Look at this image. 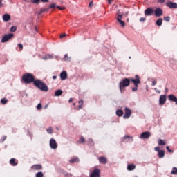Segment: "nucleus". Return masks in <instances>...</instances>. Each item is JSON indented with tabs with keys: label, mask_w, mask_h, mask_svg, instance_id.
Here are the masks:
<instances>
[{
	"label": "nucleus",
	"mask_w": 177,
	"mask_h": 177,
	"mask_svg": "<svg viewBox=\"0 0 177 177\" xmlns=\"http://www.w3.org/2000/svg\"><path fill=\"white\" fill-rule=\"evenodd\" d=\"M151 85H152V86H155V85H157V80H155L152 81Z\"/></svg>",
	"instance_id": "45"
},
{
	"label": "nucleus",
	"mask_w": 177,
	"mask_h": 177,
	"mask_svg": "<svg viewBox=\"0 0 177 177\" xmlns=\"http://www.w3.org/2000/svg\"><path fill=\"white\" fill-rule=\"evenodd\" d=\"M50 147L53 150H56V149H57V142H56V140L53 138L50 140Z\"/></svg>",
	"instance_id": "7"
},
{
	"label": "nucleus",
	"mask_w": 177,
	"mask_h": 177,
	"mask_svg": "<svg viewBox=\"0 0 177 177\" xmlns=\"http://www.w3.org/2000/svg\"><path fill=\"white\" fill-rule=\"evenodd\" d=\"M165 102H167V95H160L159 98V104L162 106V104H165Z\"/></svg>",
	"instance_id": "11"
},
{
	"label": "nucleus",
	"mask_w": 177,
	"mask_h": 177,
	"mask_svg": "<svg viewBox=\"0 0 177 177\" xmlns=\"http://www.w3.org/2000/svg\"><path fill=\"white\" fill-rule=\"evenodd\" d=\"M34 85L36 88L40 91H42L43 92H48V91H49V87H48V85H46V84L42 82L41 80L36 79L35 82H34Z\"/></svg>",
	"instance_id": "1"
},
{
	"label": "nucleus",
	"mask_w": 177,
	"mask_h": 177,
	"mask_svg": "<svg viewBox=\"0 0 177 177\" xmlns=\"http://www.w3.org/2000/svg\"><path fill=\"white\" fill-rule=\"evenodd\" d=\"M79 143H85V138L84 137H80V141Z\"/></svg>",
	"instance_id": "40"
},
{
	"label": "nucleus",
	"mask_w": 177,
	"mask_h": 177,
	"mask_svg": "<svg viewBox=\"0 0 177 177\" xmlns=\"http://www.w3.org/2000/svg\"><path fill=\"white\" fill-rule=\"evenodd\" d=\"M158 2L159 3H164V2H165V0H158Z\"/></svg>",
	"instance_id": "52"
},
{
	"label": "nucleus",
	"mask_w": 177,
	"mask_h": 177,
	"mask_svg": "<svg viewBox=\"0 0 177 177\" xmlns=\"http://www.w3.org/2000/svg\"><path fill=\"white\" fill-rule=\"evenodd\" d=\"M35 31H38V29L37 28V27L35 28Z\"/></svg>",
	"instance_id": "62"
},
{
	"label": "nucleus",
	"mask_w": 177,
	"mask_h": 177,
	"mask_svg": "<svg viewBox=\"0 0 177 177\" xmlns=\"http://www.w3.org/2000/svg\"><path fill=\"white\" fill-rule=\"evenodd\" d=\"M167 6L170 9H177V3L172 1H169L167 3Z\"/></svg>",
	"instance_id": "14"
},
{
	"label": "nucleus",
	"mask_w": 177,
	"mask_h": 177,
	"mask_svg": "<svg viewBox=\"0 0 177 177\" xmlns=\"http://www.w3.org/2000/svg\"><path fill=\"white\" fill-rule=\"evenodd\" d=\"M32 3H39V0H32Z\"/></svg>",
	"instance_id": "48"
},
{
	"label": "nucleus",
	"mask_w": 177,
	"mask_h": 177,
	"mask_svg": "<svg viewBox=\"0 0 177 177\" xmlns=\"http://www.w3.org/2000/svg\"><path fill=\"white\" fill-rule=\"evenodd\" d=\"M145 16H151L154 13V10L151 8H147L145 12Z\"/></svg>",
	"instance_id": "10"
},
{
	"label": "nucleus",
	"mask_w": 177,
	"mask_h": 177,
	"mask_svg": "<svg viewBox=\"0 0 177 177\" xmlns=\"http://www.w3.org/2000/svg\"><path fill=\"white\" fill-rule=\"evenodd\" d=\"M150 136H151V133H150V131H145L140 134V139H149Z\"/></svg>",
	"instance_id": "6"
},
{
	"label": "nucleus",
	"mask_w": 177,
	"mask_h": 177,
	"mask_svg": "<svg viewBox=\"0 0 177 177\" xmlns=\"http://www.w3.org/2000/svg\"><path fill=\"white\" fill-rule=\"evenodd\" d=\"M13 35H14L12 33H10V34L4 35V37L1 39V42H3V43L8 42V41H9V39H11V38H13Z\"/></svg>",
	"instance_id": "8"
},
{
	"label": "nucleus",
	"mask_w": 177,
	"mask_h": 177,
	"mask_svg": "<svg viewBox=\"0 0 177 177\" xmlns=\"http://www.w3.org/2000/svg\"><path fill=\"white\" fill-rule=\"evenodd\" d=\"M122 142L128 143V142H133V138L131 136H126L123 138Z\"/></svg>",
	"instance_id": "13"
},
{
	"label": "nucleus",
	"mask_w": 177,
	"mask_h": 177,
	"mask_svg": "<svg viewBox=\"0 0 177 177\" xmlns=\"http://www.w3.org/2000/svg\"><path fill=\"white\" fill-rule=\"evenodd\" d=\"M3 6V4H2V0H0V8H2Z\"/></svg>",
	"instance_id": "57"
},
{
	"label": "nucleus",
	"mask_w": 177,
	"mask_h": 177,
	"mask_svg": "<svg viewBox=\"0 0 177 177\" xmlns=\"http://www.w3.org/2000/svg\"><path fill=\"white\" fill-rule=\"evenodd\" d=\"M116 115H118V117H122V115H124V112L122 111V110L119 109L116 111Z\"/></svg>",
	"instance_id": "27"
},
{
	"label": "nucleus",
	"mask_w": 177,
	"mask_h": 177,
	"mask_svg": "<svg viewBox=\"0 0 177 177\" xmlns=\"http://www.w3.org/2000/svg\"><path fill=\"white\" fill-rule=\"evenodd\" d=\"M154 150H155V151H158V153H159L160 151H161V150H160V147H156L154 148Z\"/></svg>",
	"instance_id": "46"
},
{
	"label": "nucleus",
	"mask_w": 177,
	"mask_h": 177,
	"mask_svg": "<svg viewBox=\"0 0 177 177\" xmlns=\"http://www.w3.org/2000/svg\"><path fill=\"white\" fill-rule=\"evenodd\" d=\"M73 102V98H71L69 100H68V102L69 103H71Z\"/></svg>",
	"instance_id": "60"
},
{
	"label": "nucleus",
	"mask_w": 177,
	"mask_h": 177,
	"mask_svg": "<svg viewBox=\"0 0 177 177\" xmlns=\"http://www.w3.org/2000/svg\"><path fill=\"white\" fill-rule=\"evenodd\" d=\"M131 83V79L124 78L119 83V88L121 93L125 91L127 86H129Z\"/></svg>",
	"instance_id": "3"
},
{
	"label": "nucleus",
	"mask_w": 177,
	"mask_h": 177,
	"mask_svg": "<svg viewBox=\"0 0 177 177\" xmlns=\"http://www.w3.org/2000/svg\"><path fill=\"white\" fill-rule=\"evenodd\" d=\"M140 21L141 23H145V22L146 21V18H145V17H141V18L140 19Z\"/></svg>",
	"instance_id": "43"
},
{
	"label": "nucleus",
	"mask_w": 177,
	"mask_h": 177,
	"mask_svg": "<svg viewBox=\"0 0 177 177\" xmlns=\"http://www.w3.org/2000/svg\"><path fill=\"white\" fill-rule=\"evenodd\" d=\"M168 99L170 102H174L177 104V97L175 95L171 94L168 96Z\"/></svg>",
	"instance_id": "16"
},
{
	"label": "nucleus",
	"mask_w": 177,
	"mask_h": 177,
	"mask_svg": "<svg viewBox=\"0 0 177 177\" xmlns=\"http://www.w3.org/2000/svg\"><path fill=\"white\" fill-rule=\"evenodd\" d=\"M68 55H67V54H66L65 55H64V60H68Z\"/></svg>",
	"instance_id": "51"
},
{
	"label": "nucleus",
	"mask_w": 177,
	"mask_h": 177,
	"mask_svg": "<svg viewBox=\"0 0 177 177\" xmlns=\"http://www.w3.org/2000/svg\"><path fill=\"white\" fill-rule=\"evenodd\" d=\"M78 161H80V159L78 158V157H75V158H72L70 160V162H71V164H73V162H78Z\"/></svg>",
	"instance_id": "29"
},
{
	"label": "nucleus",
	"mask_w": 177,
	"mask_h": 177,
	"mask_svg": "<svg viewBox=\"0 0 177 177\" xmlns=\"http://www.w3.org/2000/svg\"><path fill=\"white\" fill-rule=\"evenodd\" d=\"M49 12V8H41L39 12V15H42V13H47Z\"/></svg>",
	"instance_id": "22"
},
{
	"label": "nucleus",
	"mask_w": 177,
	"mask_h": 177,
	"mask_svg": "<svg viewBox=\"0 0 177 177\" xmlns=\"http://www.w3.org/2000/svg\"><path fill=\"white\" fill-rule=\"evenodd\" d=\"M113 2H114V0H108V3L109 5H111V3H113Z\"/></svg>",
	"instance_id": "55"
},
{
	"label": "nucleus",
	"mask_w": 177,
	"mask_h": 177,
	"mask_svg": "<svg viewBox=\"0 0 177 177\" xmlns=\"http://www.w3.org/2000/svg\"><path fill=\"white\" fill-rule=\"evenodd\" d=\"M41 2H48L49 1V0H41Z\"/></svg>",
	"instance_id": "59"
},
{
	"label": "nucleus",
	"mask_w": 177,
	"mask_h": 177,
	"mask_svg": "<svg viewBox=\"0 0 177 177\" xmlns=\"http://www.w3.org/2000/svg\"><path fill=\"white\" fill-rule=\"evenodd\" d=\"M135 77L136 79L130 78V81L134 84L135 86H139V84H140V77L138 75H136Z\"/></svg>",
	"instance_id": "4"
},
{
	"label": "nucleus",
	"mask_w": 177,
	"mask_h": 177,
	"mask_svg": "<svg viewBox=\"0 0 177 177\" xmlns=\"http://www.w3.org/2000/svg\"><path fill=\"white\" fill-rule=\"evenodd\" d=\"M60 78L62 81L67 80V72H66V71H64L60 73Z\"/></svg>",
	"instance_id": "17"
},
{
	"label": "nucleus",
	"mask_w": 177,
	"mask_h": 177,
	"mask_svg": "<svg viewBox=\"0 0 177 177\" xmlns=\"http://www.w3.org/2000/svg\"><path fill=\"white\" fill-rule=\"evenodd\" d=\"M31 169L33 171H41L42 169V165H33L31 167Z\"/></svg>",
	"instance_id": "15"
},
{
	"label": "nucleus",
	"mask_w": 177,
	"mask_h": 177,
	"mask_svg": "<svg viewBox=\"0 0 177 177\" xmlns=\"http://www.w3.org/2000/svg\"><path fill=\"white\" fill-rule=\"evenodd\" d=\"M90 177H100V169L97 168L94 169L92 171Z\"/></svg>",
	"instance_id": "5"
},
{
	"label": "nucleus",
	"mask_w": 177,
	"mask_h": 177,
	"mask_svg": "<svg viewBox=\"0 0 177 177\" xmlns=\"http://www.w3.org/2000/svg\"><path fill=\"white\" fill-rule=\"evenodd\" d=\"M166 150H167V151H169V153H174V150L170 149L169 146L166 147Z\"/></svg>",
	"instance_id": "41"
},
{
	"label": "nucleus",
	"mask_w": 177,
	"mask_h": 177,
	"mask_svg": "<svg viewBox=\"0 0 177 177\" xmlns=\"http://www.w3.org/2000/svg\"><path fill=\"white\" fill-rule=\"evenodd\" d=\"M154 90L156 91V93H161V91H160V90H158L157 88H155Z\"/></svg>",
	"instance_id": "56"
},
{
	"label": "nucleus",
	"mask_w": 177,
	"mask_h": 177,
	"mask_svg": "<svg viewBox=\"0 0 177 177\" xmlns=\"http://www.w3.org/2000/svg\"><path fill=\"white\" fill-rule=\"evenodd\" d=\"M63 95V91L61 89L57 90L55 93V96H62Z\"/></svg>",
	"instance_id": "24"
},
{
	"label": "nucleus",
	"mask_w": 177,
	"mask_h": 177,
	"mask_svg": "<svg viewBox=\"0 0 177 177\" xmlns=\"http://www.w3.org/2000/svg\"><path fill=\"white\" fill-rule=\"evenodd\" d=\"M67 35H66V34H62V35H60V36H59V38H64V37H66Z\"/></svg>",
	"instance_id": "53"
},
{
	"label": "nucleus",
	"mask_w": 177,
	"mask_h": 177,
	"mask_svg": "<svg viewBox=\"0 0 177 177\" xmlns=\"http://www.w3.org/2000/svg\"><path fill=\"white\" fill-rule=\"evenodd\" d=\"M57 9H59V10H64V9H66V7H60L59 6H57Z\"/></svg>",
	"instance_id": "42"
},
{
	"label": "nucleus",
	"mask_w": 177,
	"mask_h": 177,
	"mask_svg": "<svg viewBox=\"0 0 177 177\" xmlns=\"http://www.w3.org/2000/svg\"><path fill=\"white\" fill-rule=\"evenodd\" d=\"M164 156H165V152L163 150H160L158 152L159 158H163Z\"/></svg>",
	"instance_id": "25"
},
{
	"label": "nucleus",
	"mask_w": 177,
	"mask_h": 177,
	"mask_svg": "<svg viewBox=\"0 0 177 177\" xmlns=\"http://www.w3.org/2000/svg\"><path fill=\"white\" fill-rule=\"evenodd\" d=\"M116 20L120 24L121 27H125V22L124 21L120 19V18H117Z\"/></svg>",
	"instance_id": "23"
},
{
	"label": "nucleus",
	"mask_w": 177,
	"mask_h": 177,
	"mask_svg": "<svg viewBox=\"0 0 177 177\" xmlns=\"http://www.w3.org/2000/svg\"><path fill=\"white\" fill-rule=\"evenodd\" d=\"M122 15H120V14H118V17H117V19H122Z\"/></svg>",
	"instance_id": "49"
},
{
	"label": "nucleus",
	"mask_w": 177,
	"mask_h": 177,
	"mask_svg": "<svg viewBox=\"0 0 177 177\" xmlns=\"http://www.w3.org/2000/svg\"><path fill=\"white\" fill-rule=\"evenodd\" d=\"M163 13L164 12L162 11V9H161L160 8H157L154 11V15H155L156 17H161V16H162Z\"/></svg>",
	"instance_id": "9"
},
{
	"label": "nucleus",
	"mask_w": 177,
	"mask_h": 177,
	"mask_svg": "<svg viewBox=\"0 0 177 177\" xmlns=\"http://www.w3.org/2000/svg\"><path fill=\"white\" fill-rule=\"evenodd\" d=\"M17 29V28H16V26H12V27L10 28V32H15V31H16Z\"/></svg>",
	"instance_id": "39"
},
{
	"label": "nucleus",
	"mask_w": 177,
	"mask_h": 177,
	"mask_svg": "<svg viewBox=\"0 0 177 177\" xmlns=\"http://www.w3.org/2000/svg\"><path fill=\"white\" fill-rule=\"evenodd\" d=\"M46 131L48 132V133H53V130L52 129V127H49L48 129H47Z\"/></svg>",
	"instance_id": "38"
},
{
	"label": "nucleus",
	"mask_w": 177,
	"mask_h": 177,
	"mask_svg": "<svg viewBox=\"0 0 177 177\" xmlns=\"http://www.w3.org/2000/svg\"><path fill=\"white\" fill-rule=\"evenodd\" d=\"M56 78H57V75H53V80H56Z\"/></svg>",
	"instance_id": "58"
},
{
	"label": "nucleus",
	"mask_w": 177,
	"mask_h": 177,
	"mask_svg": "<svg viewBox=\"0 0 177 177\" xmlns=\"http://www.w3.org/2000/svg\"><path fill=\"white\" fill-rule=\"evenodd\" d=\"M136 168V165L133 164H130L127 165V170L128 171H133Z\"/></svg>",
	"instance_id": "21"
},
{
	"label": "nucleus",
	"mask_w": 177,
	"mask_h": 177,
	"mask_svg": "<svg viewBox=\"0 0 177 177\" xmlns=\"http://www.w3.org/2000/svg\"><path fill=\"white\" fill-rule=\"evenodd\" d=\"M49 8L50 9H55V8H57V6H56V3H53V4L50 5Z\"/></svg>",
	"instance_id": "37"
},
{
	"label": "nucleus",
	"mask_w": 177,
	"mask_h": 177,
	"mask_svg": "<svg viewBox=\"0 0 177 177\" xmlns=\"http://www.w3.org/2000/svg\"><path fill=\"white\" fill-rule=\"evenodd\" d=\"M78 104H80L78 106L77 110H80V109H82L83 106H84V100H80L78 102Z\"/></svg>",
	"instance_id": "26"
},
{
	"label": "nucleus",
	"mask_w": 177,
	"mask_h": 177,
	"mask_svg": "<svg viewBox=\"0 0 177 177\" xmlns=\"http://www.w3.org/2000/svg\"><path fill=\"white\" fill-rule=\"evenodd\" d=\"M132 114V112L131 111V109L129 108H125V113L123 116V118H129L131 117V115Z\"/></svg>",
	"instance_id": "12"
},
{
	"label": "nucleus",
	"mask_w": 177,
	"mask_h": 177,
	"mask_svg": "<svg viewBox=\"0 0 177 177\" xmlns=\"http://www.w3.org/2000/svg\"><path fill=\"white\" fill-rule=\"evenodd\" d=\"M163 20H164L165 21L169 22V21H171V17H169V16L164 17H163Z\"/></svg>",
	"instance_id": "35"
},
{
	"label": "nucleus",
	"mask_w": 177,
	"mask_h": 177,
	"mask_svg": "<svg viewBox=\"0 0 177 177\" xmlns=\"http://www.w3.org/2000/svg\"><path fill=\"white\" fill-rule=\"evenodd\" d=\"M88 146H95V142H93V140L92 138H89L88 140Z\"/></svg>",
	"instance_id": "30"
},
{
	"label": "nucleus",
	"mask_w": 177,
	"mask_h": 177,
	"mask_svg": "<svg viewBox=\"0 0 177 177\" xmlns=\"http://www.w3.org/2000/svg\"><path fill=\"white\" fill-rule=\"evenodd\" d=\"M93 5V1H91L88 4V8H92V6Z\"/></svg>",
	"instance_id": "50"
},
{
	"label": "nucleus",
	"mask_w": 177,
	"mask_h": 177,
	"mask_svg": "<svg viewBox=\"0 0 177 177\" xmlns=\"http://www.w3.org/2000/svg\"><path fill=\"white\" fill-rule=\"evenodd\" d=\"M129 12H127L124 13V15H125L126 16H128V14H129Z\"/></svg>",
	"instance_id": "61"
},
{
	"label": "nucleus",
	"mask_w": 177,
	"mask_h": 177,
	"mask_svg": "<svg viewBox=\"0 0 177 177\" xmlns=\"http://www.w3.org/2000/svg\"><path fill=\"white\" fill-rule=\"evenodd\" d=\"M98 160L101 164H107V158L106 157L101 156L98 158Z\"/></svg>",
	"instance_id": "19"
},
{
	"label": "nucleus",
	"mask_w": 177,
	"mask_h": 177,
	"mask_svg": "<svg viewBox=\"0 0 177 177\" xmlns=\"http://www.w3.org/2000/svg\"><path fill=\"white\" fill-rule=\"evenodd\" d=\"M138 86L133 87V88H132V91H133V92H136V91H138Z\"/></svg>",
	"instance_id": "47"
},
{
	"label": "nucleus",
	"mask_w": 177,
	"mask_h": 177,
	"mask_svg": "<svg viewBox=\"0 0 177 177\" xmlns=\"http://www.w3.org/2000/svg\"><path fill=\"white\" fill-rule=\"evenodd\" d=\"M158 143L160 146H165V142L161 139L158 140Z\"/></svg>",
	"instance_id": "31"
},
{
	"label": "nucleus",
	"mask_w": 177,
	"mask_h": 177,
	"mask_svg": "<svg viewBox=\"0 0 177 177\" xmlns=\"http://www.w3.org/2000/svg\"><path fill=\"white\" fill-rule=\"evenodd\" d=\"M65 177H73V175L71 174H67L65 175Z\"/></svg>",
	"instance_id": "54"
},
{
	"label": "nucleus",
	"mask_w": 177,
	"mask_h": 177,
	"mask_svg": "<svg viewBox=\"0 0 177 177\" xmlns=\"http://www.w3.org/2000/svg\"><path fill=\"white\" fill-rule=\"evenodd\" d=\"M156 26H158V27L162 26V19L161 18H159L156 22Z\"/></svg>",
	"instance_id": "28"
},
{
	"label": "nucleus",
	"mask_w": 177,
	"mask_h": 177,
	"mask_svg": "<svg viewBox=\"0 0 177 177\" xmlns=\"http://www.w3.org/2000/svg\"><path fill=\"white\" fill-rule=\"evenodd\" d=\"M17 47L19 48L18 52H21L23 50V44H18Z\"/></svg>",
	"instance_id": "33"
},
{
	"label": "nucleus",
	"mask_w": 177,
	"mask_h": 177,
	"mask_svg": "<svg viewBox=\"0 0 177 177\" xmlns=\"http://www.w3.org/2000/svg\"><path fill=\"white\" fill-rule=\"evenodd\" d=\"M10 165H12V167H16V165L19 164V162L15 158H11L10 160Z\"/></svg>",
	"instance_id": "18"
},
{
	"label": "nucleus",
	"mask_w": 177,
	"mask_h": 177,
	"mask_svg": "<svg viewBox=\"0 0 177 177\" xmlns=\"http://www.w3.org/2000/svg\"><path fill=\"white\" fill-rule=\"evenodd\" d=\"M3 21L8 22L9 20H10V15L9 14H5L3 15Z\"/></svg>",
	"instance_id": "20"
},
{
	"label": "nucleus",
	"mask_w": 177,
	"mask_h": 177,
	"mask_svg": "<svg viewBox=\"0 0 177 177\" xmlns=\"http://www.w3.org/2000/svg\"><path fill=\"white\" fill-rule=\"evenodd\" d=\"M22 81L25 84H32V82L34 85V82L37 81V80H35V76L32 75V73H27L23 75Z\"/></svg>",
	"instance_id": "2"
},
{
	"label": "nucleus",
	"mask_w": 177,
	"mask_h": 177,
	"mask_svg": "<svg viewBox=\"0 0 177 177\" xmlns=\"http://www.w3.org/2000/svg\"><path fill=\"white\" fill-rule=\"evenodd\" d=\"M167 91H168V88H165V92H167Z\"/></svg>",
	"instance_id": "63"
},
{
	"label": "nucleus",
	"mask_w": 177,
	"mask_h": 177,
	"mask_svg": "<svg viewBox=\"0 0 177 177\" xmlns=\"http://www.w3.org/2000/svg\"><path fill=\"white\" fill-rule=\"evenodd\" d=\"M36 177H44V173H42L41 171L37 172L36 174Z\"/></svg>",
	"instance_id": "36"
},
{
	"label": "nucleus",
	"mask_w": 177,
	"mask_h": 177,
	"mask_svg": "<svg viewBox=\"0 0 177 177\" xmlns=\"http://www.w3.org/2000/svg\"><path fill=\"white\" fill-rule=\"evenodd\" d=\"M73 106H75V103H73Z\"/></svg>",
	"instance_id": "64"
},
{
	"label": "nucleus",
	"mask_w": 177,
	"mask_h": 177,
	"mask_svg": "<svg viewBox=\"0 0 177 177\" xmlns=\"http://www.w3.org/2000/svg\"><path fill=\"white\" fill-rule=\"evenodd\" d=\"M8 103V99L6 98H3L1 100V104H6Z\"/></svg>",
	"instance_id": "34"
},
{
	"label": "nucleus",
	"mask_w": 177,
	"mask_h": 177,
	"mask_svg": "<svg viewBox=\"0 0 177 177\" xmlns=\"http://www.w3.org/2000/svg\"><path fill=\"white\" fill-rule=\"evenodd\" d=\"M37 110H41V109H42V104H38L37 106Z\"/></svg>",
	"instance_id": "44"
},
{
	"label": "nucleus",
	"mask_w": 177,
	"mask_h": 177,
	"mask_svg": "<svg viewBox=\"0 0 177 177\" xmlns=\"http://www.w3.org/2000/svg\"><path fill=\"white\" fill-rule=\"evenodd\" d=\"M171 175H177V168L173 167L172 171H171Z\"/></svg>",
	"instance_id": "32"
}]
</instances>
